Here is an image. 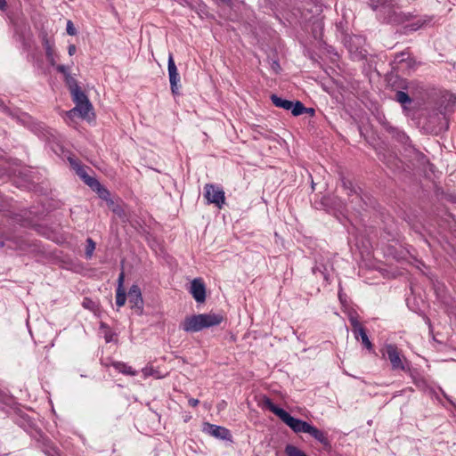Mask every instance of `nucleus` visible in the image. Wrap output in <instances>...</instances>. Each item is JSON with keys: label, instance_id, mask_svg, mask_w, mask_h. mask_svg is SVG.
<instances>
[{"label": "nucleus", "instance_id": "nucleus-22", "mask_svg": "<svg viewBox=\"0 0 456 456\" xmlns=\"http://www.w3.org/2000/svg\"><path fill=\"white\" fill-rule=\"evenodd\" d=\"M57 70L59 72L62 73L66 77L67 81L69 84V86L76 84L75 81L69 77L68 67H66L64 65H58L57 66Z\"/></svg>", "mask_w": 456, "mask_h": 456}, {"label": "nucleus", "instance_id": "nucleus-7", "mask_svg": "<svg viewBox=\"0 0 456 456\" xmlns=\"http://www.w3.org/2000/svg\"><path fill=\"white\" fill-rule=\"evenodd\" d=\"M204 189L205 198L208 202L215 204L218 208H221L225 199L224 191L214 184H206Z\"/></svg>", "mask_w": 456, "mask_h": 456}, {"label": "nucleus", "instance_id": "nucleus-30", "mask_svg": "<svg viewBox=\"0 0 456 456\" xmlns=\"http://www.w3.org/2000/svg\"><path fill=\"white\" fill-rule=\"evenodd\" d=\"M42 232V235L51 238L50 233H53V230H40Z\"/></svg>", "mask_w": 456, "mask_h": 456}, {"label": "nucleus", "instance_id": "nucleus-23", "mask_svg": "<svg viewBox=\"0 0 456 456\" xmlns=\"http://www.w3.org/2000/svg\"><path fill=\"white\" fill-rule=\"evenodd\" d=\"M396 100L401 103H406L410 102V97L404 92L400 91L396 93Z\"/></svg>", "mask_w": 456, "mask_h": 456}, {"label": "nucleus", "instance_id": "nucleus-24", "mask_svg": "<svg viewBox=\"0 0 456 456\" xmlns=\"http://www.w3.org/2000/svg\"><path fill=\"white\" fill-rule=\"evenodd\" d=\"M427 20L426 19H418L414 23H412L411 25V30H417L420 28H422L426 23H427Z\"/></svg>", "mask_w": 456, "mask_h": 456}, {"label": "nucleus", "instance_id": "nucleus-9", "mask_svg": "<svg viewBox=\"0 0 456 456\" xmlns=\"http://www.w3.org/2000/svg\"><path fill=\"white\" fill-rule=\"evenodd\" d=\"M190 293L198 303H203L206 299V286L201 279L192 280L190 287Z\"/></svg>", "mask_w": 456, "mask_h": 456}, {"label": "nucleus", "instance_id": "nucleus-26", "mask_svg": "<svg viewBox=\"0 0 456 456\" xmlns=\"http://www.w3.org/2000/svg\"><path fill=\"white\" fill-rule=\"evenodd\" d=\"M317 272L321 273L324 279H327V267L322 265V268L319 265H315L313 267V273L315 274Z\"/></svg>", "mask_w": 456, "mask_h": 456}, {"label": "nucleus", "instance_id": "nucleus-31", "mask_svg": "<svg viewBox=\"0 0 456 456\" xmlns=\"http://www.w3.org/2000/svg\"><path fill=\"white\" fill-rule=\"evenodd\" d=\"M69 54L73 55L76 53V46L74 45H70L68 49Z\"/></svg>", "mask_w": 456, "mask_h": 456}, {"label": "nucleus", "instance_id": "nucleus-8", "mask_svg": "<svg viewBox=\"0 0 456 456\" xmlns=\"http://www.w3.org/2000/svg\"><path fill=\"white\" fill-rule=\"evenodd\" d=\"M127 297L131 308L138 314H142L143 311V300L139 286L135 284L132 285L128 290Z\"/></svg>", "mask_w": 456, "mask_h": 456}, {"label": "nucleus", "instance_id": "nucleus-10", "mask_svg": "<svg viewBox=\"0 0 456 456\" xmlns=\"http://www.w3.org/2000/svg\"><path fill=\"white\" fill-rule=\"evenodd\" d=\"M168 76L172 93L177 94L178 82L180 81V77L173 55L171 53L168 56Z\"/></svg>", "mask_w": 456, "mask_h": 456}, {"label": "nucleus", "instance_id": "nucleus-29", "mask_svg": "<svg viewBox=\"0 0 456 456\" xmlns=\"http://www.w3.org/2000/svg\"><path fill=\"white\" fill-rule=\"evenodd\" d=\"M199 403H200L199 400L198 399H194V398H191L188 401L189 405L191 406V407L197 406L199 404Z\"/></svg>", "mask_w": 456, "mask_h": 456}, {"label": "nucleus", "instance_id": "nucleus-33", "mask_svg": "<svg viewBox=\"0 0 456 456\" xmlns=\"http://www.w3.org/2000/svg\"><path fill=\"white\" fill-rule=\"evenodd\" d=\"M5 6V0H0V9H4Z\"/></svg>", "mask_w": 456, "mask_h": 456}, {"label": "nucleus", "instance_id": "nucleus-21", "mask_svg": "<svg viewBox=\"0 0 456 456\" xmlns=\"http://www.w3.org/2000/svg\"><path fill=\"white\" fill-rule=\"evenodd\" d=\"M349 322L353 327V331H354V337L356 339H358L357 332L359 331V329H364V328L362 327V325L360 324L357 318L354 315L349 316Z\"/></svg>", "mask_w": 456, "mask_h": 456}, {"label": "nucleus", "instance_id": "nucleus-1", "mask_svg": "<svg viewBox=\"0 0 456 456\" xmlns=\"http://www.w3.org/2000/svg\"><path fill=\"white\" fill-rule=\"evenodd\" d=\"M70 93L76 106L66 112V120L73 121L77 116L88 121L93 120L94 117L93 105L85 93L77 84L70 85Z\"/></svg>", "mask_w": 456, "mask_h": 456}, {"label": "nucleus", "instance_id": "nucleus-25", "mask_svg": "<svg viewBox=\"0 0 456 456\" xmlns=\"http://www.w3.org/2000/svg\"><path fill=\"white\" fill-rule=\"evenodd\" d=\"M45 48H46V55L50 61V62L54 65V60H53V50L52 45L46 42L45 43Z\"/></svg>", "mask_w": 456, "mask_h": 456}, {"label": "nucleus", "instance_id": "nucleus-27", "mask_svg": "<svg viewBox=\"0 0 456 456\" xmlns=\"http://www.w3.org/2000/svg\"><path fill=\"white\" fill-rule=\"evenodd\" d=\"M143 377L146 379L150 376H154L156 374V370L152 367H145L142 370Z\"/></svg>", "mask_w": 456, "mask_h": 456}, {"label": "nucleus", "instance_id": "nucleus-18", "mask_svg": "<svg viewBox=\"0 0 456 456\" xmlns=\"http://www.w3.org/2000/svg\"><path fill=\"white\" fill-rule=\"evenodd\" d=\"M358 339L361 338L362 345L368 349L372 350V343L368 338V335L366 333V330L364 329H359V331L357 332Z\"/></svg>", "mask_w": 456, "mask_h": 456}, {"label": "nucleus", "instance_id": "nucleus-17", "mask_svg": "<svg viewBox=\"0 0 456 456\" xmlns=\"http://www.w3.org/2000/svg\"><path fill=\"white\" fill-rule=\"evenodd\" d=\"M342 185H343V188L346 191L347 195L349 197H353V199L351 200V202L360 199L358 193L353 188V184H352L351 181L343 179Z\"/></svg>", "mask_w": 456, "mask_h": 456}, {"label": "nucleus", "instance_id": "nucleus-5", "mask_svg": "<svg viewBox=\"0 0 456 456\" xmlns=\"http://www.w3.org/2000/svg\"><path fill=\"white\" fill-rule=\"evenodd\" d=\"M74 169L76 170L77 175L83 179V181L91 187L94 191H96L102 199H107L110 196V191L103 188L100 183L94 178L90 176L86 169L84 167L79 166L77 163L71 162Z\"/></svg>", "mask_w": 456, "mask_h": 456}, {"label": "nucleus", "instance_id": "nucleus-34", "mask_svg": "<svg viewBox=\"0 0 456 456\" xmlns=\"http://www.w3.org/2000/svg\"><path fill=\"white\" fill-rule=\"evenodd\" d=\"M304 112H311V113H313L314 110L313 109H306L305 108V110Z\"/></svg>", "mask_w": 456, "mask_h": 456}, {"label": "nucleus", "instance_id": "nucleus-19", "mask_svg": "<svg viewBox=\"0 0 456 456\" xmlns=\"http://www.w3.org/2000/svg\"><path fill=\"white\" fill-rule=\"evenodd\" d=\"M285 453L287 456H307L302 450L292 444L286 445Z\"/></svg>", "mask_w": 456, "mask_h": 456}, {"label": "nucleus", "instance_id": "nucleus-13", "mask_svg": "<svg viewBox=\"0 0 456 456\" xmlns=\"http://www.w3.org/2000/svg\"><path fill=\"white\" fill-rule=\"evenodd\" d=\"M125 273L122 271L118 278V288L116 290V305L121 307L125 305L126 300V294L124 289Z\"/></svg>", "mask_w": 456, "mask_h": 456}, {"label": "nucleus", "instance_id": "nucleus-2", "mask_svg": "<svg viewBox=\"0 0 456 456\" xmlns=\"http://www.w3.org/2000/svg\"><path fill=\"white\" fill-rule=\"evenodd\" d=\"M223 316L216 314H200L185 317L181 328L186 332H198L203 329L219 325Z\"/></svg>", "mask_w": 456, "mask_h": 456}, {"label": "nucleus", "instance_id": "nucleus-28", "mask_svg": "<svg viewBox=\"0 0 456 456\" xmlns=\"http://www.w3.org/2000/svg\"><path fill=\"white\" fill-rule=\"evenodd\" d=\"M67 33L70 36H74L76 35L77 33V30L76 28H74V25L72 23V21L69 20L67 22Z\"/></svg>", "mask_w": 456, "mask_h": 456}, {"label": "nucleus", "instance_id": "nucleus-12", "mask_svg": "<svg viewBox=\"0 0 456 456\" xmlns=\"http://www.w3.org/2000/svg\"><path fill=\"white\" fill-rule=\"evenodd\" d=\"M107 202L108 208L118 216L124 217L126 216V209L123 202L119 199H112L110 195L107 199H103Z\"/></svg>", "mask_w": 456, "mask_h": 456}, {"label": "nucleus", "instance_id": "nucleus-14", "mask_svg": "<svg viewBox=\"0 0 456 456\" xmlns=\"http://www.w3.org/2000/svg\"><path fill=\"white\" fill-rule=\"evenodd\" d=\"M306 434H309L312 437H314L315 440L320 442L324 446L330 445V442L327 437V434L323 431L318 429L314 426L310 425L308 431Z\"/></svg>", "mask_w": 456, "mask_h": 456}, {"label": "nucleus", "instance_id": "nucleus-4", "mask_svg": "<svg viewBox=\"0 0 456 456\" xmlns=\"http://www.w3.org/2000/svg\"><path fill=\"white\" fill-rule=\"evenodd\" d=\"M383 354L389 360L392 370H400L405 372L410 370V362L395 345H386L383 348Z\"/></svg>", "mask_w": 456, "mask_h": 456}, {"label": "nucleus", "instance_id": "nucleus-20", "mask_svg": "<svg viewBox=\"0 0 456 456\" xmlns=\"http://www.w3.org/2000/svg\"><path fill=\"white\" fill-rule=\"evenodd\" d=\"M94 249H95V242L91 238H87L86 252H85L86 257L87 259H90L92 257Z\"/></svg>", "mask_w": 456, "mask_h": 456}, {"label": "nucleus", "instance_id": "nucleus-11", "mask_svg": "<svg viewBox=\"0 0 456 456\" xmlns=\"http://www.w3.org/2000/svg\"><path fill=\"white\" fill-rule=\"evenodd\" d=\"M204 431L210 436L222 440H230L231 438L230 431L221 426L207 423L205 425Z\"/></svg>", "mask_w": 456, "mask_h": 456}, {"label": "nucleus", "instance_id": "nucleus-6", "mask_svg": "<svg viewBox=\"0 0 456 456\" xmlns=\"http://www.w3.org/2000/svg\"><path fill=\"white\" fill-rule=\"evenodd\" d=\"M271 100L276 107H279V108H281V109H284L287 110H291V113L294 116H299V115L303 114L304 111L305 110V106L300 102H293L291 101L282 99L275 94H273L271 96Z\"/></svg>", "mask_w": 456, "mask_h": 456}, {"label": "nucleus", "instance_id": "nucleus-32", "mask_svg": "<svg viewBox=\"0 0 456 456\" xmlns=\"http://www.w3.org/2000/svg\"><path fill=\"white\" fill-rule=\"evenodd\" d=\"M91 303H92V301L87 300V299L86 298V299L84 300V302H83V305H84L85 307H86V308H87V307H89V304H91Z\"/></svg>", "mask_w": 456, "mask_h": 456}, {"label": "nucleus", "instance_id": "nucleus-16", "mask_svg": "<svg viewBox=\"0 0 456 456\" xmlns=\"http://www.w3.org/2000/svg\"><path fill=\"white\" fill-rule=\"evenodd\" d=\"M111 365L116 370L122 374L129 376H134L136 374V371L133 370L131 366L123 362H113Z\"/></svg>", "mask_w": 456, "mask_h": 456}, {"label": "nucleus", "instance_id": "nucleus-15", "mask_svg": "<svg viewBox=\"0 0 456 456\" xmlns=\"http://www.w3.org/2000/svg\"><path fill=\"white\" fill-rule=\"evenodd\" d=\"M322 204L340 214H343V210L345 209V203L336 198H325Z\"/></svg>", "mask_w": 456, "mask_h": 456}, {"label": "nucleus", "instance_id": "nucleus-35", "mask_svg": "<svg viewBox=\"0 0 456 456\" xmlns=\"http://www.w3.org/2000/svg\"><path fill=\"white\" fill-rule=\"evenodd\" d=\"M404 55V53H402V59L399 61V62H403L405 61V59L403 58Z\"/></svg>", "mask_w": 456, "mask_h": 456}, {"label": "nucleus", "instance_id": "nucleus-3", "mask_svg": "<svg viewBox=\"0 0 456 456\" xmlns=\"http://www.w3.org/2000/svg\"><path fill=\"white\" fill-rule=\"evenodd\" d=\"M265 405L277 417H279L287 426H289L295 433H305L311 424L302 419L292 417L284 409L275 405L271 399L265 398Z\"/></svg>", "mask_w": 456, "mask_h": 456}]
</instances>
